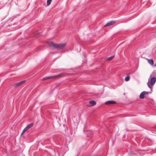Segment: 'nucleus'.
<instances>
[{"instance_id": "nucleus-3", "label": "nucleus", "mask_w": 156, "mask_h": 156, "mask_svg": "<svg viewBox=\"0 0 156 156\" xmlns=\"http://www.w3.org/2000/svg\"><path fill=\"white\" fill-rule=\"evenodd\" d=\"M62 75V74H60L58 75H57L55 76H48L44 78H43L42 79V81L45 80H47L51 79H55L58 78L60 77Z\"/></svg>"}, {"instance_id": "nucleus-6", "label": "nucleus", "mask_w": 156, "mask_h": 156, "mask_svg": "<svg viewBox=\"0 0 156 156\" xmlns=\"http://www.w3.org/2000/svg\"><path fill=\"white\" fill-rule=\"evenodd\" d=\"M115 22H116L115 21H111L110 22H109L107 23L106 24V25H105L104 26V27H106L107 26H111L112 25H113L115 23Z\"/></svg>"}, {"instance_id": "nucleus-14", "label": "nucleus", "mask_w": 156, "mask_h": 156, "mask_svg": "<svg viewBox=\"0 0 156 156\" xmlns=\"http://www.w3.org/2000/svg\"><path fill=\"white\" fill-rule=\"evenodd\" d=\"M26 131L27 130L24 128L21 134V136H22L23 135Z\"/></svg>"}, {"instance_id": "nucleus-1", "label": "nucleus", "mask_w": 156, "mask_h": 156, "mask_svg": "<svg viewBox=\"0 0 156 156\" xmlns=\"http://www.w3.org/2000/svg\"><path fill=\"white\" fill-rule=\"evenodd\" d=\"M66 45V43L55 44L52 42H51L48 44V45L53 49L56 48L60 49H62L65 47Z\"/></svg>"}, {"instance_id": "nucleus-4", "label": "nucleus", "mask_w": 156, "mask_h": 156, "mask_svg": "<svg viewBox=\"0 0 156 156\" xmlns=\"http://www.w3.org/2000/svg\"><path fill=\"white\" fill-rule=\"evenodd\" d=\"M148 92L144 91L141 92L139 96V98L141 99H143L144 98V96L148 95Z\"/></svg>"}, {"instance_id": "nucleus-12", "label": "nucleus", "mask_w": 156, "mask_h": 156, "mask_svg": "<svg viewBox=\"0 0 156 156\" xmlns=\"http://www.w3.org/2000/svg\"><path fill=\"white\" fill-rule=\"evenodd\" d=\"M114 57V56H112L111 57H110L107 58V60H111Z\"/></svg>"}, {"instance_id": "nucleus-15", "label": "nucleus", "mask_w": 156, "mask_h": 156, "mask_svg": "<svg viewBox=\"0 0 156 156\" xmlns=\"http://www.w3.org/2000/svg\"><path fill=\"white\" fill-rule=\"evenodd\" d=\"M154 66H156V63H155V64L154 65Z\"/></svg>"}, {"instance_id": "nucleus-5", "label": "nucleus", "mask_w": 156, "mask_h": 156, "mask_svg": "<svg viewBox=\"0 0 156 156\" xmlns=\"http://www.w3.org/2000/svg\"><path fill=\"white\" fill-rule=\"evenodd\" d=\"M25 80H23L20 82L16 83L15 84H14L13 85L15 87H18L24 84L25 83Z\"/></svg>"}, {"instance_id": "nucleus-8", "label": "nucleus", "mask_w": 156, "mask_h": 156, "mask_svg": "<svg viewBox=\"0 0 156 156\" xmlns=\"http://www.w3.org/2000/svg\"><path fill=\"white\" fill-rule=\"evenodd\" d=\"M34 124L33 123H31L30 124H29L28 125H27L26 127L25 128V129L27 130H28V129H29L30 128H31L32 127Z\"/></svg>"}, {"instance_id": "nucleus-7", "label": "nucleus", "mask_w": 156, "mask_h": 156, "mask_svg": "<svg viewBox=\"0 0 156 156\" xmlns=\"http://www.w3.org/2000/svg\"><path fill=\"white\" fill-rule=\"evenodd\" d=\"M116 102L113 101H108L106 102L105 104L106 105H108L112 104H116Z\"/></svg>"}, {"instance_id": "nucleus-10", "label": "nucleus", "mask_w": 156, "mask_h": 156, "mask_svg": "<svg viewBox=\"0 0 156 156\" xmlns=\"http://www.w3.org/2000/svg\"><path fill=\"white\" fill-rule=\"evenodd\" d=\"M148 62V63L151 65V66H152L154 64V61L152 59H148L147 60Z\"/></svg>"}, {"instance_id": "nucleus-13", "label": "nucleus", "mask_w": 156, "mask_h": 156, "mask_svg": "<svg viewBox=\"0 0 156 156\" xmlns=\"http://www.w3.org/2000/svg\"><path fill=\"white\" fill-rule=\"evenodd\" d=\"M51 1H52V0H47V5H49L51 3Z\"/></svg>"}, {"instance_id": "nucleus-2", "label": "nucleus", "mask_w": 156, "mask_h": 156, "mask_svg": "<svg viewBox=\"0 0 156 156\" xmlns=\"http://www.w3.org/2000/svg\"><path fill=\"white\" fill-rule=\"evenodd\" d=\"M156 81V77H153L151 78L150 81L147 83L148 87L151 89L152 88L153 86L154 85Z\"/></svg>"}, {"instance_id": "nucleus-11", "label": "nucleus", "mask_w": 156, "mask_h": 156, "mask_svg": "<svg viewBox=\"0 0 156 156\" xmlns=\"http://www.w3.org/2000/svg\"><path fill=\"white\" fill-rule=\"evenodd\" d=\"M130 79V77L128 75L126 77H125V80L126 81H128Z\"/></svg>"}, {"instance_id": "nucleus-9", "label": "nucleus", "mask_w": 156, "mask_h": 156, "mask_svg": "<svg viewBox=\"0 0 156 156\" xmlns=\"http://www.w3.org/2000/svg\"><path fill=\"white\" fill-rule=\"evenodd\" d=\"M89 103L91 104V105H90L89 106H94L96 105V102L94 101H90L89 102Z\"/></svg>"}]
</instances>
